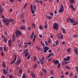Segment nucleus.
<instances>
[{
  "mask_svg": "<svg viewBox=\"0 0 78 78\" xmlns=\"http://www.w3.org/2000/svg\"><path fill=\"white\" fill-rule=\"evenodd\" d=\"M31 11L32 12H34V11H33V4L31 5Z\"/></svg>",
  "mask_w": 78,
  "mask_h": 78,
  "instance_id": "nucleus-26",
  "label": "nucleus"
},
{
  "mask_svg": "<svg viewBox=\"0 0 78 78\" xmlns=\"http://www.w3.org/2000/svg\"><path fill=\"white\" fill-rule=\"evenodd\" d=\"M57 37L58 39H61V36L58 34L57 35Z\"/></svg>",
  "mask_w": 78,
  "mask_h": 78,
  "instance_id": "nucleus-43",
  "label": "nucleus"
},
{
  "mask_svg": "<svg viewBox=\"0 0 78 78\" xmlns=\"http://www.w3.org/2000/svg\"><path fill=\"white\" fill-rule=\"evenodd\" d=\"M32 43L31 42H29L28 43H24V45H31V44Z\"/></svg>",
  "mask_w": 78,
  "mask_h": 78,
  "instance_id": "nucleus-21",
  "label": "nucleus"
},
{
  "mask_svg": "<svg viewBox=\"0 0 78 78\" xmlns=\"http://www.w3.org/2000/svg\"><path fill=\"white\" fill-rule=\"evenodd\" d=\"M22 78H26L25 75H23Z\"/></svg>",
  "mask_w": 78,
  "mask_h": 78,
  "instance_id": "nucleus-62",
  "label": "nucleus"
},
{
  "mask_svg": "<svg viewBox=\"0 0 78 78\" xmlns=\"http://www.w3.org/2000/svg\"><path fill=\"white\" fill-rule=\"evenodd\" d=\"M11 41H12V40H11V39L9 40L8 44H9V47H11Z\"/></svg>",
  "mask_w": 78,
  "mask_h": 78,
  "instance_id": "nucleus-16",
  "label": "nucleus"
},
{
  "mask_svg": "<svg viewBox=\"0 0 78 78\" xmlns=\"http://www.w3.org/2000/svg\"><path fill=\"white\" fill-rule=\"evenodd\" d=\"M45 17H47V19H49V20H51L52 19V17L51 16H48L46 15H45Z\"/></svg>",
  "mask_w": 78,
  "mask_h": 78,
  "instance_id": "nucleus-10",
  "label": "nucleus"
},
{
  "mask_svg": "<svg viewBox=\"0 0 78 78\" xmlns=\"http://www.w3.org/2000/svg\"><path fill=\"white\" fill-rule=\"evenodd\" d=\"M67 22H68V23H69L70 22L71 23H73V26L76 25H78V22H76V21H74L73 19H71L70 17L67 18ZM74 22L75 23H74Z\"/></svg>",
  "mask_w": 78,
  "mask_h": 78,
  "instance_id": "nucleus-1",
  "label": "nucleus"
},
{
  "mask_svg": "<svg viewBox=\"0 0 78 78\" xmlns=\"http://www.w3.org/2000/svg\"><path fill=\"white\" fill-rule=\"evenodd\" d=\"M58 69H60V66H61V63H59L58 65Z\"/></svg>",
  "mask_w": 78,
  "mask_h": 78,
  "instance_id": "nucleus-46",
  "label": "nucleus"
},
{
  "mask_svg": "<svg viewBox=\"0 0 78 78\" xmlns=\"http://www.w3.org/2000/svg\"><path fill=\"white\" fill-rule=\"evenodd\" d=\"M28 54H29V52H26L24 54V56L25 57H27L28 55Z\"/></svg>",
  "mask_w": 78,
  "mask_h": 78,
  "instance_id": "nucleus-24",
  "label": "nucleus"
},
{
  "mask_svg": "<svg viewBox=\"0 0 78 78\" xmlns=\"http://www.w3.org/2000/svg\"><path fill=\"white\" fill-rule=\"evenodd\" d=\"M49 15H50L51 16H54V15L53 13H49Z\"/></svg>",
  "mask_w": 78,
  "mask_h": 78,
  "instance_id": "nucleus-49",
  "label": "nucleus"
},
{
  "mask_svg": "<svg viewBox=\"0 0 78 78\" xmlns=\"http://www.w3.org/2000/svg\"><path fill=\"white\" fill-rule=\"evenodd\" d=\"M28 50L27 49H25L24 51V52L23 53V54H25V53H26V52H28Z\"/></svg>",
  "mask_w": 78,
  "mask_h": 78,
  "instance_id": "nucleus-37",
  "label": "nucleus"
},
{
  "mask_svg": "<svg viewBox=\"0 0 78 78\" xmlns=\"http://www.w3.org/2000/svg\"><path fill=\"white\" fill-rule=\"evenodd\" d=\"M76 69L77 71V73H78V66H76Z\"/></svg>",
  "mask_w": 78,
  "mask_h": 78,
  "instance_id": "nucleus-54",
  "label": "nucleus"
},
{
  "mask_svg": "<svg viewBox=\"0 0 78 78\" xmlns=\"http://www.w3.org/2000/svg\"><path fill=\"white\" fill-rule=\"evenodd\" d=\"M70 2L71 3H72V4L74 2H75V0H70Z\"/></svg>",
  "mask_w": 78,
  "mask_h": 78,
  "instance_id": "nucleus-33",
  "label": "nucleus"
},
{
  "mask_svg": "<svg viewBox=\"0 0 78 78\" xmlns=\"http://www.w3.org/2000/svg\"><path fill=\"white\" fill-rule=\"evenodd\" d=\"M64 9H60L59 10V12L60 13V14H61L62 13V12L64 11Z\"/></svg>",
  "mask_w": 78,
  "mask_h": 78,
  "instance_id": "nucleus-17",
  "label": "nucleus"
},
{
  "mask_svg": "<svg viewBox=\"0 0 78 78\" xmlns=\"http://www.w3.org/2000/svg\"><path fill=\"white\" fill-rule=\"evenodd\" d=\"M12 40L13 42H14L16 41V36H14V34H12Z\"/></svg>",
  "mask_w": 78,
  "mask_h": 78,
  "instance_id": "nucleus-13",
  "label": "nucleus"
},
{
  "mask_svg": "<svg viewBox=\"0 0 78 78\" xmlns=\"http://www.w3.org/2000/svg\"><path fill=\"white\" fill-rule=\"evenodd\" d=\"M51 53H50L49 54V55L47 57V58H49L50 56H51Z\"/></svg>",
  "mask_w": 78,
  "mask_h": 78,
  "instance_id": "nucleus-57",
  "label": "nucleus"
},
{
  "mask_svg": "<svg viewBox=\"0 0 78 78\" xmlns=\"http://www.w3.org/2000/svg\"><path fill=\"white\" fill-rule=\"evenodd\" d=\"M33 11L34 12H32V14H34V13H35V12L34 11H36V5H35L33 7Z\"/></svg>",
  "mask_w": 78,
  "mask_h": 78,
  "instance_id": "nucleus-9",
  "label": "nucleus"
},
{
  "mask_svg": "<svg viewBox=\"0 0 78 78\" xmlns=\"http://www.w3.org/2000/svg\"><path fill=\"white\" fill-rule=\"evenodd\" d=\"M3 48H4V51H6V48L5 47H3Z\"/></svg>",
  "mask_w": 78,
  "mask_h": 78,
  "instance_id": "nucleus-51",
  "label": "nucleus"
},
{
  "mask_svg": "<svg viewBox=\"0 0 78 78\" xmlns=\"http://www.w3.org/2000/svg\"><path fill=\"white\" fill-rule=\"evenodd\" d=\"M73 4H71L69 5V8L71 9H72L73 8Z\"/></svg>",
  "mask_w": 78,
  "mask_h": 78,
  "instance_id": "nucleus-34",
  "label": "nucleus"
},
{
  "mask_svg": "<svg viewBox=\"0 0 78 78\" xmlns=\"http://www.w3.org/2000/svg\"><path fill=\"white\" fill-rule=\"evenodd\" d=\"M1 18H2L3 19L2 20V21L4 22V23H5L6 22H7V21H8V19L5 20L4 15L2 16Z\"/></svg>",
  "mask_w": 78,
  "mask_h": 78,
  "instance_id": "nucleus-4",
  "label": "nucleus"
},
{
  "mask_svg": "<svg viewBox=\"0 0 78 78\" xmlns=\"http://www.w3.org/2000/svg\"><path fill=\"white\" fill-rule=\"evenodd\" d=\"M9 78H13V77H12V75L11 74H10L9 75Z\"/></svg>",
  "mask_w": 78,
  "mask_h": 78,
  "instance_id": "nucleus-60",
  "label": "nucleus"
},
{
  "mask_svg": "<svg viewBox=\"0 0 78 78\" xmlns=\"http://www.w3.org/2000/svg\"><path fill=\"white\" fill-rule=\"evenodd\" d=\"M60 9H64V6H63V5H61Z\"/></svg>",
  "mask_w": 78,
  "mask_h": 78,
  "instance_id": "nucleus-44",
  "label": "nucleus"
},
{
  "mask_svg": "<svg viewBox=\"0 0 78 78\" xmlns=\"http://www.w3.org/2000/svg\"><path fill=\"white\" fill-rule=\"evenodd\" d=\"M30 57H31V55H29L28 56V57H27V59L28 60V59H30Z\"/></svg>",
  "mask_w": 78,
  "mask_h": 78,
  "instance_id": "nucleus-55",
  "label": "nucleus"
},
{
  "mask_svg": "<svg viewBox=\"0 0 78 78\" xmlns=\"http://www.w3.org/2000/svg\"><path fill=\"white\" fill-rule=\"evenodd\" d=\"M49 48L48 47L45 46L44 47V50L43 51L44 53H47V50H48Z\"/></svg>",
  "mask_w": 78,
  "mask_h": 78,
  "instance_id": "nucleus-6",
  "label": "nucleus"
},
{
  "mask_svg": "<svg viewBox=\"0 0 78 78\" xmlns=\"http://www.w3.org/2000/svg\"><path fill=\"white\" fill-rule=\"evenodd\" d=\"M13 21H14V19H10L9 20L8 19V21H7V22H9V23H13Z\"/></svg>",
  "mask_w": 78,
  "mask_h": 78,
  "instance_id": "nucleus-15",
  "label": "nucleus"
},
{
  "mask_svg": "<svg viewBox=\"0 0 78 78\" xmlns=\"http://www.w3.org/2000/svg\"><path fill=\"white\" fill-rule=\"evenodd\" d=\"M42 70L44 73H47V70L45 68H43Z\"/></svg>",
  "mask_w": 78,
  "mask_h": 78,
  "instance_id": "nucleus-27",
  "label": "nucleus"
},
{
  "mask_svg": "<svg viewBox=\"0 0 78 78\" xmlns=\"http://www.w3.org/2000/svg\"><path fill=\"white\" fill-rule=\"evenodd\" d=\"M53 64H54L55 65H57L58 63H59V61H58V60H55V59H54L53 60Z\"/></svg>",
  "mask_w": 78,
  "mask_h": 78,
  "instance_id": "nucleus-5",
  "label": "nucleus"
},
{
  "mask_svg": "<svg viewBox=\"0 0 78 78\" xmlns=\"http://www.w3.org/2000/svg\"><path fill=\"white\" fill-rule=\"evenodd\" d=\"M35 40H36V38H34L33 39V43H34V41H35Z\"/></svg>",
  "mask_w": 78,
  "mask_h": 78,
  "instance_id": "nucleus-58",
  "label": "nucleus"
},
{
  "mask_svg": "<svg viewBox=\"0 0 78 78\" xmlns=\"http://www.w3.org/2000/svg\"><path fill=\"white\" fill-rule=\"evenodd\" d=\"M69 73L68 72H67L65 73V74L66 75H67L69 74Z\"/></svg>",
  "mask_w": 78,
  "mask_h": 78,
  "instance_id": "nucleus-61",
  "label": "nucleus"
},
{
  "mask_svg": "<svg viewBox=\"0 0 78 78\" xmlns=\"http://www.w3.org/2000/svg\"><path fill=\"white\" fill-rule=\"evenodd\" d=\"M56 45L58 46L59 45V40H57L55 41Z\"/></svg>",
  "mask_w": 78,
  "mask_h": 78,
  "instance_id": "nucleus-23",
  "label": "nucleus"
},
{
  "mask_svg": "<svg viewBox=\"0 0 78 78\" xmlns=\"http://www.w3.org/2000/svg\"><path fill=\"white\" fill-rule=\"evenodd\" d=\"M6 70L4 69H3V73H4V75H6L9 72V67L8 66L6 67Z\"/></svg>",
  "mask_w": 78,
  "mask_h": 78,
  "instance_id": "nucleus-3",
  "label": "nucleus"
},
{
  "mask_svg": "<svg viewBox=\"0 0 78 78\" xmlns=\"http://www.w3.org/2000/svg\"><path fill=\"white\" fill-rule=\"evenodd\" d=\"M39 28L41 30H43V27L42 26L40 25L39 27Z\"/></svg>",
  "mask_w": 78,
  "mask_h": 78,
  "instance_id": "nucleus-35",
  "label": "nucleus"
},
{
  "mask_svg": "<svg viewBox=\"0 0 78 78\" xmlns=\"http://www.w3.org/2000/svg\"><path fill=\"white\" fill-rule=\"evenodd\" d=\"M50 74H51V75H53L54 74V71L53 70H51V71Z\"/></svg>",
  "mask_w": 78,
  "mask_h": 78,
  "instance_id": "nucleus-29",
  "label": "nucleus"
},
{
  "mask_svg": "<svg viewBox=\"0 0 78 78\" xmlns=\"http://www.w3.org/2000/svg\"><path fill=\"white\" fill-rule=\"evenodd\" d=\"M15 34L16 35V37L17 38H19V35H18V34H17V32H15Z\"/></svg>",
  "mask_w": 78,
  "mask_h": 78,
  "instance_id": "nucleus-39",
  "label": "nucleus"
},
{
  "mask_svg": "<svg viewBox=\"0 0 78 78\" xmlns=\"http://www.w3.org/2000/svg\"><path fill=\"white\" fill-rule=\"evenodd\" d=\"M65 68H66V69H68V70H70L71 69V67H69L68 65L66 66Z\"/></svg>",
  "mask_w": 78,
  "mask_h": 78,
  "instance_id": "nucleus-22",
  "label": "nucleus"
},
{
  "mask_svg": "<svg viewBox=\"0 0 78 78\" xmlns=\"http://www.w3.org/2000/svg\"><path fill=\"white\" fill-rule=\"evenodd\" d=\"M20 29L21 30H25V27L24 26H20Z\"/></svg>",
  "mask_w": 78,
  "mask_h": 78,
  "instance_id": "nucleus-12",
  "label": "nucleus"
},
{
  "mask_svg": "<svg viewBox=\"0 0 78 78\" xmlns=\"http://www.w3.org/2000/svg\"><path fill=\"white\" fill-rule=\"evenodd\" d=\"M58 26H59V24L58 23H55L53 24L52 28L55 30H59Z\"/></svg>",
  "mask_w": 78,
  "mask_h": 78,
  "instance_id": "nucleus-2",
  "label": "nucleus"
},
{
  "mask_svg": "<svg viewBox=\"0 0 78 78\" xmlns=\"http://www.w3.org/2000/svg\"><path fill=\"white\" fill-rule=\"evenodd\" d=\"M6 65L5 64V61H3L2 62V67H3L4 68H6Z\"/></svg>",
  "mask_w": 78,
  "mask_h": 78,
  "instance_id": "nucleus-14",
  "label": "nucleus"
},
{
  "mask_svg": "<svg viewBox=\"0 0 78 78\" xmlns=\"http://www.w3.org/2000/svg\"><path fill=\"white\" fill-rule=\"evenodd\" d=\"M19 73L20 74H22V69H20L19 71Z\"/></svg>",
  "mask_w": 78,
  "mask_h": 78,
  "instance_id": "nucleus-40",
  "label": "nucleus"
},
{
  "mask_svg": "<svg viewBox=\"0 0 78 78\" xmlns=\"http://www.w3.org/2000/svg\"><path fill=\"white\" fill-rule=\"evenodd\" d=\"M3 11V9H0V14H2V12Z\"/></svg>",
  "mask_w": 78,
  "mask_h": 78,
  "instance_id": "nucleus-45",
  "label": "nucleus"
},
{
  "mask_svg": "<svg viewBox=\"0 0 78 78\" xmlns=\"http://www.w3.org/2000/svg\"><path fill=\"white\" fill-rule=\"evenodd\" d=\"M21 63V59H20V58H19V59H18L16 61V65L17 66H19Z\"/></svg>",
  "mask_w": 78,
  "mask_h": 78,
  "instance_id": "nucleus-7",
  "label": "nucleus"
},
{
  "mask_svg": "<svg viewBox=\"0 0 78 78\" xmlns=\"http://www.w3.org/2000/svg\"><path fill=\"white\" fill-rule=\"evenodd\" d=\"M34 68H37V64H35L34 66Z\"/></svg>",
  "mask_w": 78,
  "mask_h": 78,
  "instance_id": "nucleus-59",
  "label": "nucleus"
},
{
  "mask_svg": "<svg viewBox=\"0 0 78 78\" xmlns=\"http://www.w3.org/2000/svg\"><path fill=\"white\" fill-rule=\"evenodd\" d=\"M67 62H65L64 61L62 63V66H65V65H66V64H67Z\"/></svg>",
  "mask_w": 78,
  "mask_h": 78,
  "instance_id": "nucleus-28",
  "label": "nucleus"
},
{
  "mask_svg": "<svg viewBox=\"0 0 78 78\" xmlns=\"http://www.w3.org/2000/svg\"><path fill=\"white\" fill-rule=\"evenodd\" d=\"M9 23H9V22H8V23L7 22L5 23V25H7L8 27H9Z\"/></svg>",
  "mask_w": 78,
  "mask_h": 78,
  "instance_id": "nucleus-47",
  "label": "nucleus"
},
{
  "mask_svg": "<svg viewBox=\"0 0 78 78\" xmlns=\"http://www.w3.org/2000/svg\"><path fill=\"white\" fill-rule=\"evenodd\" d=\"M63 60H64V61H68V60H67V58H64V59H63Z\"/></svg>",
  "mask_w": 78,
  "mask_h": 78,
  "instance_id": "nucleus-64",
  "label": "nucleus"
},
{
  "mask_svg": "<svg viewBox=\"0 0 78 78\" xmlns=\"http://www.w3.org/2000/svg\"><path fill=\"white\" fill-rule=\"evenodd\" d=\"M32 27L34 29V28H35L36 27V25H35L34 23H33V24H32Z\"/></svg>",
  "mask_w": 78,
  "mask_h": 78,
  "instance_id": "nucleus-25",
  "label": "nucleus"
},
{
  "mask_svg": "<svg viewBox=\"0 0 78 78\" xmlns=\"http://www.w3.org/2000/svg\"><path fill=\"white\" fill-rule=\"evenodd\" d=\"M34 37V35H30V39H32L33 38V37Z\"/></svg>",
  "mask_w": 78,
  "mask_h": 78,
  "instance_id": "nucleus-38",
  "label": "nucleus"
},
{
  "mask_svg": "<svg viewBox=\"0 0 78 78\" xmlns=\"http://www.w3.org/2000/svg\"><path fill=\"white\" fill-rule=\"evenodd\" d=\"M1 55L2 56H4V53L3 52H1Z\"/></svg>",
  "mask_w": 78,
  "mask_h": 78,
  "instance_id": "nucleus-56",
  "label": "nucleus"
},
{
  "mask_svg": "<svg viewBox=\"0 0 78 78\" xmlns=\"http://www.w3.org/2000/svg\"><path fill=\"white\" fill-rule=\"evenodd\" d=\"M16 32L17 33H18V34L19 35H21V34H22V32L20 31L17 29L16 30Z\"/></svg>",
  "mask_w": 78,
  "mask_h": 78,
  "instance_id": "nucleus-11",
  "label": "nucleus"
},
{
  "mask_svg": "<svg viewBox=\"0 0 78 78\" xmlns=\"http://www.w3.org/2000/svg\"><path fill=\"white\" fill-rule=\"evenodd\" d=\"M45 25L44 26V27L45 28H48V26H47V22L45 21Z\"/></svg>",
  "mask_w": 78,
  "mask_h": 78,
  "instance_id": "nucleus-20",
  "label": "nucleus"
},
{
  "mask_svg": "<svg viewBox=\"0 0 78 78\" xmlns=\"http://www.w3.org/2000/svg\"><path fill=\"white\" fill-rule=\"evenodd\" d=\"M24 14V13H23L22 12V14H21V18H23L24 17V16H23V15Z\"/></svg>",
  "mask_w": 78,
  "mask_h": 78,
  "instance_id": "nucleus-50",
  "label": "nucleus"
},
{
  "mask_svg": "<svg viewBox=\"0 0 78 78\" xmlns=\"http://www.w3.org/2000/svg\"><path fill=\"white\" fill-rule=\"evenodd\" d=\"M28 30H29V31H31V28H30V27H28Z\"/></svg>",
  "mask_w": 78,
  "mask_h": 78,
  "instance_id": "nucleus-63",
  "label": "nucleus"
},
{
  "mask_svg": "<svg viewBox=\"0 0 78 78\" xmlns=\"http://www.w3.org/2000/svg\"><path fill=\"white\" fill-rule=\"evenodd\" d=\"M14 55V59L12 61V63H11V64H13V63H14V62H16V60L17 59V56L16 55Z\"/></svg>",
  "mask_w": 78,
  "mask_h": 78,
  "instance_id": "nucleus-8",
  "label": "nucleus"
},
{
  "mask_svg": "<svg viewBox=\"0 0 78 78\" xmlns=\"http://www.w3.org/2000/svg\"><path fill=\"white\" fill-rule=\"evenodd\" d=\"M22 43L21 42L20 43L18 44V47H22Z\"/></svg>",
  "mask_w": 78,
  "mask_h": 78,
  "instance_id": "nucleus-32",
  "label": "nucleus"
},
{
  "mask_svg": "<svg viewBox=\"0 0 78 78\" xmlns=\"http://www.w3.org/2000/svg\"><path fill=\"white\" fill-rule=\"evenodd\" d=\"M14 0H9V2L10 3H14Z\"/></svg>",
  "mask_w": 78,
  "mask_h": 78,
  "instance_id": "nucleus-42",
  "label": "nucleus"
},
{
  "mask_svg": "<svg viewBox=\"0 0 78 78\" xmlns=\"http://www.w3.org/2000/svg\"><path fill=\"white\" fill-rule=\"evenodd\" d=\"M74 51L76 54L77 55H78V51L77 50V49H74Z\"/></svg>",
  "mask_w": 78,
  "mask_h": 78,
  "instance_id": "nucleus-18",
  "label": "nucleus"
},
{
  "mask_svg": "<svg viewBox=\"0 0 78 78\" xmlns=\"http://www.w3.org/2000/svg\"><path fill=\"white\" fill-rule=\"evenodd\" d=\"M64 38V37H63V35L61 34L60 36V39H62Z\"/></svg>",
  "mask_w": 78,
  "mask_h": 78,
  "instance_id": "nucleus-52",
  "label": "nucleus"
},
{
  "mask_svg": "<svg viewBox=\"0 0 78 78\" xmlns=\"http://www.w3.org/2000/svg\"><path fill=\"white\" fill-rule=\"evenodd\" d=\"M62 31L64 34H66V29H65V28H62Z\"/></svg>",
  "mask_w": 78,
  "mask_h": 78,
  "instance_id": "nucleus-19",
  "label": "nucleus"
},
{
  "mask_svg": "<svg viewBox=\"0 0 78 78\" xmlns=\"http://www.w3.org/2000/svg\"><path fill=\"white\" fill-rule=\"evenodd\" d=\"M7 41H8L7 38H5L3 41H4L5 43H6V42H7Z\"/></svg>",
  "mask_w": 78,
  "mask_h": 78,
  "instance_id": "nucleus-36",
  "label": "nucleus"
},
{
  "mask_svg": "<svg viewBox=\"0 0 78 78\" xmlns=\"http://www.w3.org/2000/svg\"><path fill=\"white\" fill-rule=\"evenodd\" d=\"M71 50V49L70 48H68V49H67V51L68 53H69V52H70V51Z\"/></svg>",
  "mask_w": 78,
  "mask_h": 78,
  "instance_id": "nucleus-41",
  "label": "nucleus"
},
{
  "mask_svg": "<svg viewBox=\"0 0 78 78\" xmlns=\"http://www.w3.org/2000/svg\"><path fill=\"white\" fill-rule=\"evenodd\" d=\"M67 58L68 61H69V60L70 59V56H68L67 57Z\"/></svg>",
  "mask_w": 78,
  "mask_h": 78,
  "instance_id": "nucleus-48",
  "label": "nucleus"
},
{
  "mask_svg": "<svg viewBox=\"0 0 78 78\" xmlns=\"http://www.w3.org/2000/svg\"><path fill=\"white\" fill-rule=\"evenodd\" d=\"M36 48H37V50H40V49H41V48H39V47L38 46H36Z\"/></svg>",
  "mask_w": 78,
  "mask_h": 78,
  "instance_id": "nucleus-53",
  "label": "nucleus"
},
{
  "mask_svg": "<svg viewBox=\"0 0 78 78\" xmlns=\"http://www.w3.org/2000/svg\"><path fill=\"white\" fill-rule=\"evenodd\" d=\"M32 77H33V78H36V76H35V74L33 73H32Z\"/></svg>",
  "mask_w": 78,
  "mask_h": 78,
  "instance_id": "nucleus-30",
  "label": "nucleus"
},
{
  "mask_svg": "<svg viewBox=\"0 0 78 78\" xmlns=\"http://www.w3.org/2000/svg\"><path fill=\"white\" fill-rule=\"evenodd\" d=\"M37 59V58L36 57V56H35L34 58V59H33V61L34 62H36V59Z\"/></svg>",
  "mask_w": 78,
  "mask_h": 78,
  "instance_id": "nucleus-31",
  "label": "nucleus"
}]
</instances>
